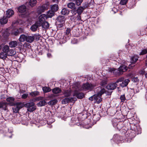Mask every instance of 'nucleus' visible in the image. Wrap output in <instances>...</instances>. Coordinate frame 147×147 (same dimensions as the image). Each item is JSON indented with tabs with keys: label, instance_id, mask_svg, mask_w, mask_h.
I'll return each mask as SVG.
<instances>
[{
	"label": "nucleus",
	"instance_id": "c756f323",
	"mask_svg": "<svg viewBox=\"0 0 147 147\" xmlns=\"http://www.w3.org/2000/svg\"><path fill=\"white\" fill-rule=\"evenodd\" d=\"M45 100H42L37 104L38 107H42L45 105L47 104Z\"/></svg>",
	"mask_w": 147,
	"mask_h": 147
},
{
	"label": "nucleus",
	"instance_id": "e433bc0d",
	"mask_svg": "<svg viewBox=\"0 0 147 147\" xmlns=\"http://www.w3.org/2000/svg\"><path fill=\"white\" fill-rule=\"evenodd\" d=\"M6 53L2 52L0 53V58L2 59H5L7 57Z\"/></svg>",
	"mask_w": 147,
	"mask_h": 147
},
{
	"label": "nucleus",
	"instance_id": "79ce46f5",
	"mask_svg": "<svg viewBox=\"0 0 147 147\" xmlns=\"http://www.w3.org/2000/svg\"><path fill=\"white\" fill-rule=\"evenodd\" d=\"M100 115L98 114H95L93 117L92 119L95 121H97L99 120L100 117Z\"/></svg>",
	"mask_w": 147,
	"mask_h": 147
},
{
	"label": "nucleus",
	"instance_id": "6e6552de",
	"mask_svg": "<svg viewBox=\"0 0 147 147\" xmlns=\"http://www.w3.org/2000/svg\"><path fill=\"white\" fill-rule=\"evenodd\" d=\"M24 32V30L22 28L19 29L13 28L11 31V34L12 35L17 36Z\"/></svg>",
	"mask_w": 147,
	"mask_h": 147
},
{
	"label": "nucleus",
	"instance_id": "412c9836",
	"mask_svg": "<svg viewBox=\"0 0 147 147\" xmlns=\"http://www.w3.org/2000/svg\"><path fill=\"white\" fill-rule=\"evenodd\" d=\"M8 20V18L4 16L3 18L0 19V23L1 25H4L7 23Z\"/></svg>",
	"mask_w": 147,
	"mask_h": 147
},
{
	"label": "nucleus",
	"instance_id": "20e7f679",
	"mask_svg": "<svg viewBox=\"0 0 147 147\" xmlns=\"http://www.w3.org/2000/svg\"><path fill=\"white\" fill-rule=\"evenodd\" d=\"M95 86L94 84L91 83H88L84 84L80 88L81 90L88 91L92 90Z\"/></svg>",
	"mask_w": 147,
	"mask_h": 147
},
{
	"label": "nucleus",
	"instance_id": "1a4fd4ad",
	"mask_svg": "<svg viewBox=\"0 0 147 147\" xmlns=\"http://www.w3.org/2000/svg\"><path fill=\"white\" fill-rule=\"evenodd\" d=\"M84 9V8L83 7L80 6L78 9H77L76 7L74 8L72 10L71 12L73 15H75L77 13L78 15H80Z\"/></svg>",
	"mask_w": 147,
	"mask_h": 147
},
{
	"label": "nucleus",
	"instance_id": "2f4dec72",
	"mask_svg": "<svg viewBox=\"0 0 147 147\" xmlns=\"http://www.w3.org/2000/svg\"><path fill=\"white\" fill-rule=\"evenodd\" d=\"M37 3L36 0H30L28 2V4L31 7L35 6Z\"/></svg>",
	"mask_w": 147,
	"mask_h": 147
},
{
	"label": "nucleus",
	"instance_id": "680f3d73",
	"mask_svg": "<svg viewBox=\"0 0 147 147\" xmlns=\"http://www.w3.org/2000/svg\"><path fill=\"white\" fill-rule=\"evenodd\" d=\"M94 0H91L90 2L88 3V6L90 7L91 5H94Z\"/></svg>",
	"mask_w": 147,
	"mask_h": 147
},
{
	"label": "nucleus",
	"instance_id": "7ed1b4c3",
	"mask_svg": "<svg viewBox=\"0 0 147 147\" xmlns=\"http://www.w3.org/2000/svg\"><path fill=\"white\" fill-rule=\"evenodd\" d=\"M56 23L59 28H62L64 26L65 21V17L64 16H59L56 19Z\"/></svg>",
	"mask_w": 147,
	"mask_h": 147
},
{
	"label": "nucleus",
	"instance_id": "bb28decb",
	"mask_svg": "<svg viewBox=\"0 0 147 147\" xmlns=\"http://www.w3.org/2000/svg\"><path fill=\"white\" fill-rule=\"evenodd\" d=\"M52 92L55 94H57L61 92V89L58 87H56L52 90Z\"/></svg>",
	"mask_w": 147,
	"mask_h": 147
},
{
	"label": "nucleus",
	"instance_id": "c03bdc74",
	"mask_svg": "<svg viewBox=\"0 0 147 147\" xmlns=\"http://www.w3.org/2000/svg\"><path fill=\"white\" fill-rule=\"evenodd\" d=\"M69 1L72 2H75L77 5L79 6L81 4L83 0H69Z\"/></svg>",
	"mask_w": 147,
	"mask_h": 147
},
{
	"label": "nucleus",
	"instance_id": "864d4df0",
	"mask_svg": "<svg viewBox=\"0 0 147 147\" xmlns=\"http://www.w3.org/2000/svg\"><path fill=\"white\" fill-rule=\"evenodd\" d=\"M120 98L121 100V102H124L126 100L125 94H124L122 95H121L120 97Z\"/></svg>",
	"mask_w": 147,
	"mask_h": 147
},
{
	"label": "nucleus",
	"instance_id": "49530a36",
	"mask_svg": "<svg viewBox=\"0 0 147 147\" xmlns=\"http://www.w3.org/2000/svg\"><path fill=\"white\" fill-rule=\"evenodd\" d=\"M39 93L38 92L34 91L30 93L29 94L32 97H35L39 95Z\"/></svg>",
	"mask_w": 147,
	"mask_h": 147
},
{
	"label": "nucleus",
	"instance_id": "dca6fc26",
	"mask_svg": "<svg viewBox=\"0 0 147 147\" xmlns=\"http://www.w3.org/2000/svg\"><path fill=\"white\" fill-rule=\"evenodd\" d=\"M14 14L13 11L11 9H8L5 13V16L7 18H9L13 16Z\"/></svg>",
	"mask_w": 147,
	"mask_h": 147
},
{
	"label": "nucleus",
	"instance_id": "3c124183",
	"mask_svg": "<svg viewBox=\"0 0 147 147\" xmlns=\"http://www.w3.org/2000/svg\"><path fill=\"white\" fill-rule=\"evenodd\" d=\"M112 123L113 127L116 128V127L117 126V124H118V122L117 119H114L112 120Z\"/></svg>",
	"mask_w": 147,
	"mask_h": 147
},
{
	"label": "nucleus",
	"instance_id": "aec40b11",
	"mask_svg": "<svg viewBox=\"0 0 147 147\" xmlns=\"http://www.w3.org/2000/svg\"><path fill=\"white\" fill-rule=\"evenodd\" d=\"M94 102L98 104L99 103L102 101L101 96L98 95V94H95Z\"/></svg>",
	"mask_w": 147,
	"mask_h": 147
},
{
	"label": "nucleus",
	"instance_id": "a878e982",
	"mask_svg": "<svg viewBox=\"0 0 147 147\" xmlns=\"http://www.w3.org/2000/svg\"><path fill=\"white\" fill-rule=\"evenodd\" d=\"M69 10L65 8H64L63 9L61 12V14L63 15H67L69 14Z\"/></svg>",
	"mask_w": 147,
	"mask_h": 147
},
{
	"label": "nucleus",
	"instance_id": "052dcab7",
	"mask_svg": "<svg viewBox=\"0 0 147 147\" xmlns=\"http://www.w3.org/2000/svg\"><path fill=\"white\" fill-rule=\"evenodd\" d=\"M109 71H110L112 72H113V73H115V74H117L116 73V72H118V70H117V69H115L114 68H111L109 69ZM116 75V74H115Z\"/></svg>",
	"mask_w": 147,
	"mask_h": 147
},
{
	"label": "nucleus",
	"instance_id": "f03ea898",
	"mask_svg": "<svg viewBox=\"0 0 147 147\" xmlns=\"http://www.w3.org/2000/svg\"><path fill=\"white\" fill-rule=\"evenodd\" d=\"M71 30L70 28H67L66 30L65 34L63 35V37L62 34L61 33H59L58 35L59 37L57 39L60 40L61 41L63 42H65L66 41L67 38H69V37L70 36Z\"/></svg>",
	"mask_w": 147,
	"mask_h": 147
},
{
	"label": "nucleus",
	"instance_id": "cd10ccee",
	"mask_svg": "<svg viewBox=\"0 0 147 147\" xmlns=\"http://www.w3.org/2000/svg\"><path fill=\"white\" fill-rule=\"evenodd\" d=\"M59 9V7L58 5L54 4L51 5V10L53 11L54 12L57 11Z\"/></svg>",
	"mask_w": 147,
	"mask_h": 147
},
{
	"label": "nucleus",
	"instance_id": "ddd939ff",
	"mask_svg": "<svg viewBox=\"0 0 147 147\" xmlns=\"http://www.w3.org/2000/svg\"><path fill=\"white\" fill-rule=\"evenodd\" d=\"M113 138L115 141L118 142L120 141L124 142L125 139L124 137L117 134L114 135Z\"/></svg>",
	"mask_w": 147,
	"mask_h": 147
},
{
	"label": "nucleus",
	"instance_id": "0e129e2a",
	"mask_svg": "<svg viewBox=\"0 0 147 147\" xmlns=\"http://www.w3.org/2000/svg\"><path fill=\"white\" fill-rule=\"evenodd\" d=\"M28 96V94H23L22 96V98L26 99V98Z\"/></svg>",
	"mask_w": 147,
	"mask_h": 147
},
{
	"label": "nucleus",
	"instance_id": "c85d7f7f",
	"mask_svg": "<svg viewBox=\"0 0 147 147\" xmlns=\"http://www.w3.org/2000/svg\"><path fill=\"white\" fill-rule=\"evenodd\" d=\"M34 41V38L33 36H27L26 41L29 43H32Z\"/></svg>",
	"mask_w": 147,
	"mask_h": 147
},
{
	"label": "nucleus",
	"instance_id": "ea45409f",
	"mask_svg": "<svg viewBox=\"0 0 147 147\" xmlns=\"http://www.w3.org/2000/svg\"><path fill=\"white\" fill-rule=\"evenodd\" d=\"M7 107L6 103L2 102H0V109L2 108L6 110Z\"/></svg>",
	"mask_w": 147,
	"mask_h": 147
},
{
	"label": "nucleus",
	"instance_id": "4c0bfd02",
	"mask_svg": "<svg viewBox=\"0 0 147 147\" xmlns=\"http://www.w3.org/2000/svg\"><path fill=\"white\" fill-rule=\"evenodd\" d=\"M75 4L73 2H70L68 3L67 4V7L68 8H70L71 9L76 8L75 7Z\"/></svg>",
	"mask_w": 147,
	"mask_h": 147
},
{
	"label": "nucleus",
	"instance_id": "f257e3e1",
	"mask_svg": "<svg viewBox=\"0 0 147 147\" xmlns=\"http://www.w3.org/2000/svg\"><path fill=\"white\" fill-rule=\"evenodd\" d=\"M137 126L133 124H131L130 129L125 130L124 134H126L125 136L127 138L126 140L127 142H130L131 140L135 137L136 134H137Z\"/></svg>",
	"mask_w": 147,
	"mask_h": 147
},
{
	"label": "nucleus",
	"instance_id": "f3484780",
	"mask_svg": "<svg viewBox=\"0 0 147 147\" xmlns=\"http://www.w3.org/2000/svg\"><path fill=\"white\" fill-rule=\"evenodd\" d=\"M15 98L13 97H9L7 98L6 99V100L7 102H8V104L10 106H13L15 105L14 101Z\"/></svg>",
	"mask_w": 147,
	"mask_h": 147
},
{
	"label": "nucleus",
	"instance_id": "6ab92c4d",
	"mask_svg": "<svg viewBox=\"0 0 147 147\" xmlns=\"http://www.w3.org/2000/svg\"><path fill=\"white\" fill-rule=\"evenodd\" d=\"M41 26L40 24H38L36 22L34 24L31 26L30 29L32 31L35 32L37 30L38 28Z\"/></svg>",
	"mask_w": 147,
	"mask_h": 147
},
{
	"label": "nucleus",
	"instance_id": "0eeeda50",
	"mask_svg": "<svg viewBox=\"0 0 147 147\" xmlns=\"http://www.w3.org/2000/svg\"><path fill=\"white\" fill-rule=\"evenodd\" d=\"M48 5L44 4L41 6H39L37 9V12L38 14H40L47 10L48 7Z\"/></svg>",
	"mask_w": 147,
	"mask_h": 147
},
{
	"label": "nucleus",
	"instance_id": "58836bf2",
	"mask_svg": "<svg viewBox=\"0 0 147 147\" xmlns=\"http://www.w3.org/2000/svg\"><path fill=\"white\" fill-rule=\"evenodd\" d=\"M139 57L137 56H134L131 58V63L133 64L135 63L138 61Z\"/></svg>",
	"mask_w": 147,
	"mask_h": 147
},
{
	"label": "nucleus",
	"instance_id": "423d86ee",
	"mask_svg": "<svg viewBox=\"0 0 147 147\" xmlns=\"http://www.w3.org/2000/svg\"><path fill=\"white\" fill-rule=\"evenodd\" d=\"M14 106L12 108L13 112L17 113L19 110L23 107V104L21 102H17L15 103Z\"/></svg>",
	"mask_w": 147,
	"mask_h": 147
},
{
	"label": "nucleus",
	"instance_id": "6e6d98bb",
	"mask_svg": "<svg viewBox=\"0 0 147 147\" xmlns=\"http://www.w3.org/2000/svg\"><path fill=\"white\" fill-rule=\"evenodd\" d=\"M128 0H121L120 4L121 5H124L126 4Z\"/></svg>",
	"mask_w": 147,
	"mask_h": 147
},
{
	"label": "nucleus",
	"instance_id": "13d9d810",
	"mask_svg": "<svg viewBox=\"0 0 147 147\" xmlns=\"http://www.w3.org/2000/svg\"><path fill=\"white\" fill-rule=\"evenodd\" d=\"M69 102H75L76 100V98L74 97H71L69 98Z\"/></svg>",
	"mask_w": 147,
	"mask_h": 147
},
{
	"label": "nucleus",
	"instance_id": "a211bd4d",
	"mask_svg": "<svg viewBox=\"0 0 147 147\" xmlns=\"http://www.w3.org/2000/svg\"><path fill=\"white\" fill-rule=\"evenodd\" d=\"M117 112L116 109H109L107 110V113L110 116H113L115 115Z\"/></svg>",
	"mask_w": 147,
	"mask_h": 147
},
{
	"label": "nucleus",
	"instance_id": "39448f33",
	"mask_svg": "<svg viewBox=\"0 0 147 147\" xmlns=\"http://www.w3.org/2000/svg\"><path fill=\"white\" fill-rule=\"evenodd\" d=\"M24 105L25 107L27 108V111L30 112H32L36 109V107L35 105V103L33 102L26 103Z\"/></svg>",
	"mask_w": 147,
	"mask_h": 147
},
{
	"label": "nucleus",
	"instance_id": "5fc2aeb1",
	"mask_svg": "<svg viewBox=\"0 0 147 147\" xmlns=\"http://www.w3.org/2000/svg\"><path fill=\"white\" fill-rule=\"evenodd\" d=\"M105 89L103 88L100 90L98 92L97 94L98 95H99V96H101L102 95L105 93Z\"/></svg>",
	"mask_w": 147,
	"mask_h": 147
},
{
	"label": "nucleus",
	"instance_id": "a19ab883",
	"mask_svg": "<svg viewBox=\"0 0 147 147\" xmlns=\"http://www.w3.org/2000/svg\"><path fill=\"white\" fill-rule=\"evenodd\" d=\"M86 121V120H85L83 122H80L78 123L77 122L76 123V124L78 126L84 127V125H85L86 124V123H85Z\"/></svg>",
	"mask_w": 147,
	"mask_h": 147
},
{
	"label": "nucleus",
	"instance_id": "c9c22d12",
	"mask_svg": "<svg viewBox=\"0 0 147 147\" xmlns=\"http://www.w3.org/2000/svg\"><path fill=\"white\" fill-rule=\"evenodd\" d=\"M58 100L56 99L52 100L48 102V104L50 105H54L57 102Z\"/></svg>",
	"mask_w": 147,
	"mask_h": 147
},
{
	"label": "nucleus",
	"instance_id": "de8ad7c7",
	"mask_svg": "<svg viewBox=\"0 0 147 147\" xmlns=\"http://www.w3.org/2000/svg\"><path fill=\"white\" fill-rule=\"evenodd\" d=\"M69 99L68 98H65L62 100V103L63 104H67L69 102Z\"/></svg>",
	"mask_w": 147,
	"mask_h": 147
},
{
	"label": "nucleus",
	"instance_id": "b1692460",
	"mask_svg": "<svg viewBox=\"0 0 147 147\" xmlns=\"http://www.w3.org/2000/svg\"><path fill=\"white\" fill-rule=\"evenodd\" d=\"M55 14V12L50 10L47 12L46 16H47V18H51L54 16Z\"/></svg>",
	"mask_w": 147,
	"mask_h": 147
},
{
	"label": "nucleus",
	"instance_id": "72a5a7b5",
	"mask_svg": "<svg viewBox=\"0 0 147 147\" xmlns=\"http://www.w3.org/2000/svg\"><path fill=\"white\" fill-rule=\"evenodd\" d=\"M71 91L70 90H66L64 91L63 94L65 96L68 97L70 96L71 95Z\"/></svg>",
	"mask_w": 147,
	"mask_h": 147
},
{
	"label": "nucleus",
	"instance_id": "9d476101",
	"mask_svg": "<svg viewBox=\"0 0 147 147\" xmlns=\"http://www.w3.org/2000/svg\"><path fill=\"white\" fill-rule=\"evenodd\" d=\"M128 69V67L126 66L123 65L121 66L118 69V73L116 75H119L122 74L123 72L126 71Z\"/></svg>",
	"mask_w": 147,
	"mask_h": 147
},
{
	"label": "nucleus",
	"instance_id": "f704fd0d",
	"mask_svg": "<svg viewBox=\"0 0 147 147\" xmlns=\"http://www.w3.org/2000/svg\"><path fill=\"white\" fill-rule=\"evenodd\" d=\"M2 50L3 52L6 53L7 54L9 50V47L7 45H5L3 47Z\"/></svg>",
	"mask_w": 147,
	"mask_h": 147
},
{
	"label": "nucleus",
	"instance_id": "774afa93",
	"mask_svg": "<svg viewBox=\"0 0 147 147\" xmlns=\"http://www.w3.org/2000/svg\"><path fill=\"white\" fill-rule=\"evenodd\" d=\"M76 119L74 118H72L71 119V122L72 123H76Z\"/></svg>",
	"mask_w": 147,
	"mask_h": 147
},
{
	"label": "nucleus",
	"instance_id": "393cba45",
	"mask_svg": "<svg viewBox=\"0 0 147 147\" xmlns=\"http://www.w3.org/2000/svg\"><path fill=\"white\" fill-rule=\"evenodd\" d=\"M9 45L10 47L12 48H14L17 46L18 42L16 41H12L9 42Z\"/></svg>",
	"mask_w": 147,
	"mask_h": 147
},
{
	"label": "nucleus",
	"instance_id": "7c9ffc66",
	"mask_svg": "<svg viewBox=\"0 0 147 147\" xmlns=\"http://www.w3.org/2000/svg\"><path fill=\"white\" fill-rule=\"evenodd\" d=\"M27 36L24 34H22L20 35L19 40L20 42H23L26 40Z\"/></svg>",
	"mask_w": 147,
	"mask_h": 147
},
{
	"label": "nucleus",
	"instance_id": "603ef678",
	"mask_svg": "<svg viewBox=\"0 0 147 147\" xmlns=\"http://www.w3.org/2000/svg\"><path fill=\"white\" fill-rule=\"evenodd\" d=\"M40 36H41L39 34H35L33 36L34 40L35 39L36 40H39Z\"/></svg>",
	"mask_w": 147,
	"mask_h": 147
},
{
	"label": "nucleus",
	"instance_id": "4d7b16f0",
	"mask_svg": "<svg viewBox=\"0 0 147 147\" xmlns=\"http://www.w3.org/2000/svg\"><path fill=\"white\" fill-rule=\"evenodd\" d=\"M78 42V40L76 38H73L71 40V42L73 44H76Z\"/></svg>",
	"mask_w": 147,
	"mask_h": 147
},
{
	"label": "nucleus",
	"instance_id": "bf43d9fd",
	"mask_svg": "<svg viewBox=\"0 0 147 147\" xmlns=\"http://www.w3.org/2000/svg\"><path fill=\"white\" fill-rule=\"evenodd\" d=\"M124 80V78L123 77H121L119 78L115 82L116 83H118L119 82H122Z\"/></svg>",
	"mask_w": 147,
	"mask_h": 147
},
{
	"label": "nucleus",
	"instance_id": "8fccbe9b",
	"mask_svg": "<svg viewBox=\"0 0 147 147\" xmlns=\"http://www.w3.org/2000/svg\"><path fill=\"white\" fill-rule=\"evenodd\" d=\"M147 54V49H144L142 50L139 53L140 55H142Z\"/></svg>",
	"mask_w": 147,
	"mask_h": 147
},
{
	"label": "nucleus",
	"instance_id": "e2e57ef3",
	"mask_svg": "<svg viewBox=\"0 0 147 147\" xmlns=\"http://www.w3.org/2000/svg\"><path fill=\"white\" fill-rule=\"evenodd\" d=\"M132 81L134 82H138V80L137 77H134L132 79Z\"/></svg>",
	"mask_w": 147,
	"mask_h": 147
},
{
	"label": "nucleus",
	"instance_id": "4be33fe9",
	"mask_svg": "<svg viewBox=\"0 0 147 147\" xmlns=\"http://www.w3.org/2000/svg\"><path fill=\"white\" fill-rule=\"evenodd\" d=\"M73 95L76 96L78 99H81L84 97V94L82 92H76L74 93Z\"/></svg>",
	"mask_w": 147,
	"mask_h": 147
},
{
	"label": "nucleus",
	"instance_id": "4468645a",
	"mask_svg": "<svg viewBox=\"0 0 147 147\" xmlns=\"http://www.w3.org/2000/svg\"><path fill=\"white\" fill-rule=\"evenodd\" d=\"M117 86V84L116 82L111 83L106 86V88L108 90H114Z\"/></svg>",
	"mask_w": 147,
	"mask_h": 147
},
{
	"label": "nucleus",
	"instance_id": "5701e85b",
	"mask_svg": "<svg viewBox=\"0 0 147 147\" xmlns=\"http://www.w3.org/2000/svg\"><path fill=\"white\" fill-rule=\"evenodd\" d=\"M130 80L129 79H126L123 80L121 83L120 84V86L122 88L126 86L129 82Z\"/></svg>",
	"mask_w": 147,
	"mask_h": 147
},
{
	"label": "nucleus",
	"instance_id": "a18cd8bd",
	"mask_svg": "<svg viewBox=\"0 0 147 147\" xmlns=\"http://www.w3.org/2000/svg\"><path fill=\"white\" fill-rule=\"evenodd\" d=\"M42 90L44 92L47 93L51 91V89L48 87H44L42 88Z\"/></svg>",
	"mask_w": 147,
	"mask_h": 147
},
{
	"label": "nucleus",
	"instance_id": "f8f14e48",
	"mask_svg": "<svg viewBox=\"0 0 147 147\" xmlns=\"http://www.w3.org/2000/svg\"><path fill=\"white\" fill-rule=\"evenodd\" d=\"M18 11L21 13H24L26 11V7L24 5H22L17 8Z\"/></svg>",
	"mask_w": 147,
	"mask_h": 147
},
{
	"label": "nucleus",
	"instance_id": "338daca9",
	"mask_svg": "<svg viewBox=\"0 0 147 147\" xmlns=\"http://www.w3.org/2000/svg\"><path fill=\"white\" fill-rule=\"evenodd\" d=\"M95 94L94 95L90 97L89 98V99L91 100V101H92L93 100H94V98H95Z\"/></svg>",
	"mask_w": 147,
	"mask_h": 147
},
{
	"label": "nucleus",
	"instance_id": "473e14b6",
	"mask_svg": "<svg viewBox=\"0 0 147 147\" xmlns=\"http://www.w3.org/2000/svg\"><path fill=\"white\" fill-rule=\"evenodd\" d=\"M42 27L45 29L48 28L49 27V23L48 22L45 21L43 22L41 25Z\"/></svg>",
	"mask_w": 147,
	"mask_h": 147
},
{
	"label": "nucleus",
	"instance_id": "09e8293b",
	"mask_svg": "<svg viewBox=\"0 0 147 147\" xmlns=\"http://www.w3.org/2000/svg\"><path fill=\"white\" fill-rule=\"evenodd\" d=\"M15 54L14 50L12 49L9 50L7 53V55L12 56Z\"/></svg>",
	"mask_w": 147,
	"mask_h": 147
},
{
	"label": "nucleus",
	"instance_id": "9b49d317",
	"mask_svg": "<svg viewBox=\"0 0 147 147\" xmlns=\"http://www.w3.org/2000/svg\"><path fill=\"white\" fill-rule=\"evenodd\" d=\"M47 18L46 14H42L39 16L38 18V21L36 22L38 24H40L41 26L43 22H45Z\"/></svg>",
	"mask_w": 147,
	"mask_h": 147
},
{
	"label": "nucleus",
	"instance_id": "69168bd1",
	"mask_svg": "<svg viewBox=\"0 0 147 147\" xmlns=\"http://www.w3.org/2000/svg\"><path fill=\"white\" fill-rule=\"evenodd\" d=\"M118 10L116 8L114 7H113L112 9V11H113L114 13H115L116 12H117Z\"/></svg>",
	"mask_w": 147,
	"mask_h": 147
},
{
	"label": "nucleus",
	"instance_id": "2eb2a0df",
	"mask_svg": "<svg viewBox=\"0 0 147 147\" xmlns=\"http://www.w3.org/2000/svg\"><path fill=\"white\" fill-rule=\"evenodd\" d=\"M124 127H123V123L121 121H119L118 122V124H117V126L115 128H116L118 130L121 131H122V133L124 134V132L125 130L124 128Z\"/></svg>",
	"mask_w": 147,
	"mask_h": 147
},
{
	"label": "nucleus",
	"instance_id": "37998d69",
	"mask_svg": "<svg viewBox=\"0 0 147 147\" xmlns=\"http://www.w3.org/2000/svg\"><path fill=\"white\" fill-rule=\"evenodd\" d=\"M107 83V79L102 80L100 82V85L104 87L106 85Z\"/></svg>",
	"mask_w": 147,
	"mask_h": 147
}]
</instances>
